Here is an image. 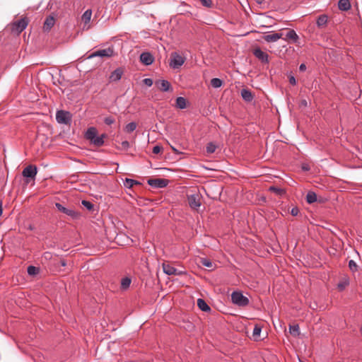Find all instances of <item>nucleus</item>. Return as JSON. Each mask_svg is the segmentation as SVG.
<instances>
[{"instance_id": "1", "label": "nucleus", "mask_w": 362, "mask_h": 362, "mask_svg": "<svg viewBox=\"0 0 362 362\" xmlns=\"http://www.w3.org/2000/svg\"><path fill=\"white\" fill-rule=\"evenodd\" d=\"M186 58L177 52H173L170 57V66L173 69L180 68L185 62Z\"/></svg>"}, {"instance_id": "2", "label": "nucleus", "mask_w": 362, "mask_h": 362, "mask_svg": "<svg viewBox=\"0 0 362 362\" xmlns=\"http://www.w3.org/2000/svg\"><path fill=\"white\" fill-rule=\"evenodd\" d=\"M231 300L234 304L238 306H246L249 303L248 298L239 291H234L232 293Z\"/></svg>"}, {"instance_id": "3", "label": "nucleus", "mask_w": 362, "mask_h": 362, "mask_svg": "<svg viewBox=\"0 0 362 362\" xmlns=\"http://www.w3.org/2000/svg\"><path fill=\"white\" fill-rule=\"evenodd\" d=\"M28 24V20L26 18L20 19L19 21L14 22L11 25V30L13 33L19 35Z\"/></svg>"}, {"instance_id": "4", "label": "nucleus", "mask_w": 362, "mask_h": 362, "mask_svg": "<svg viewBox=\"0 0 362 362\" xmlns=\"http://www.w3.org/2000/svg\"><path fill=\"white\" fill-rule=\"evenodd\" d=\"M37 173V169L35 165H30L25 168L22 172V175L24 177L28 179H35L36 175ZM28 180H26V182L28 183Z\"/></svg>"}, {"instance_id": "5", "label": "nucleus", "mask_w": 362, "mask_h": 362, "mask_svg": "<svg viewBox=\"0 0 362 362\" xmlns=\"http://www.w3.org/2000/svg\"><path fill=\"white\" fill-rule=\"evenodd\" d=\"M56 119L60 124H67L71 121V115L69 112L59 110L57 112Z\"/></svg>"}, {"instance_id": "6", "label": "nucleus", "mask_w": 362, "mask_h": 362, "mask_svg": "<svg viewBox=\"0 0 362 362\" xmlns=\"http://www.w3.org/2000/svg\"><path fill=\"white\" fill-rule=\"evenodd\" d=\"M162 267L163 272L168 275L180 276L185 274L184 271L177 270L176 268L173 267L168 263H163Z\"/></svg>"}, {"instance_id": "7", "label": "nucleus", "mask_w": 362, "mask_h": 362, "mask_svg": "<svg viewBox=\"0 0 362 362\" xmlns=\"http://www.w3.org/2000/svg\"><path fill=\"white\" fill-rule=\"evenodd\" d=\"M168 180L161 178L150 179L148 180V184L149 185L157 188L164 187L168 185Z\"/></svg>"}, {"instance_id": "8", "label": "nucleus", "mask_w": 362, "mask_h": 362, "mask_svg": "<svg viewBox=\"0 0 362 362\" xmlns=\"http://www.w3.org/2000/svg\"><path fill=\"white\" fill-rule=\"evenodd\" d=\"M287 33L285 35V37L283 36L284 40L291 41L294 43H298L299 37L296 34V31L292 29H286Z\"/></svg>"}, {"instance_id": "9", "label": "nucleus", "mask_w": 362, "mask_h": 362, "mask_svg": "<svg viewBox=\"0 0 362 362\" xmlns=\"http://www.w3.org/2000/svg\"><path fill=\"white\" fill-rule=\"evenodd\" d=\"M188 203L193 209H197L200 206V198L199 194H192L188 196Z\"/></svg>"}, {"instance_id": "10", "label": "nucleus", "mask_w": 362, "mask_h": 362, "mask_svg": "<svg viewBox=\"0 0 362 362\" xmlns=\"http://www.w3.org/2000/svg\"><path fill=\"white\" fill-rule=\"evenodd\" d=\"M113 54V49L111 48L104 49H100L95 52H93L92 54L90 55V58L94 57H110Z\"/></svg>"}, {"instance_id": "11", "label": "nucleus", "mask_w": 362, "mask_h": 362, "mask_svg": "<svg viewBox=\"0 0 362 362\" xmlns=\"http://www.w3.org/2000/svg\"><path fill=\"white\" fill-rule=\"evenodd\" d=\"M284 34L283 33H273L263 36V39L267 42H276L278 40L283 38Z\"/></svg>"}, {"instance_id": "12", "label": "nucleus", "mask_w": 362, "mask_h": 362, "mask_svg": "<svg viewBox=\"0 0 362 362\" xmlns=\"http://www.w3.org/2000/svg\"><path fill=\"white\" fill-rule=\"evenodd\" d=\"M253 54L262 62L268 63V54L266 52L262 51L259 48L255 49L253 51Z\"/></svg>"}, {"instance_id": "13", "label": "nucleus", "mask_w": 362, "mask_h": 362, "mask_svg": "<svg viewBox=\"0 0 362 362\" xmlns=\"http://www.w3.org/2000/svg\"><path fill=\"white\" fill-rule=\"evenodd\" d=\"M55 206L59 211H62V213H64L68 216H70L74 218H76L78 216V214L75 211H74L72 209H66L59 203H56Z\"/></svg>"}, {"instance_id": "14", "label": "nucleus", "mask_w": 362, "mask_h": 362, "mask_svg": "<svg viewBox=\"0 0 362 362\" xmlns=\"http://www.w3.org/2000/svg\"><path fill=\"white\" fill-rule=\"evenodd\" d=\"M55 23V18L52 16H49L47 17L43 25V30L45 32H48L51 30V28L54 26Z\"/></svg>"}, {"instance_id": "15", "label": "nucleus", "mask_w": 362, "mask_h": 362, "mask_svg": "<svg viewBox=\"0 0 362 362\" xmlns=\"http://www.w3.org/2000/svg\"><path fill=\"white\" fill-rule=\"evenodd\" d=\"M123 74V70L120 68L117 69L114 71H112L110 76V82H115L118 81Z\"/></svg>"}, {"instance_id": "16", "label": "nucleus", "mask_w": 362, "mask_h": 362, "mask_svg": "<svg viewBox=\"0 0 362 362\" xmlns=\"http://www.w3.org/2000/svg\"><path fill=\"white\" fill-rule=\"evenodd\" d=\"M140 60L143 64L150 65L153 62V57L150 53L144 52L140 55Z\"/></svg>"}, {"instance_id": "17", "label": "nucleus", "mask_w": 362, "mask_h": 362, "mask_svg": "<svg viewBox=\"0 0 362 362\" xmlns=\"http://www.w3.org/2000/svg\"><path fill=\"white\" fill-rule=\"evenodd\" d=\"M156 86L162 91H168L170 89V84L168 81L162 80L156 81Z\"/></svg>"}, {"instance_id": "18", "label": "nucleus", "mask_w": 362, "mask_h": 362, "mask_svg": "<svg viewBox=\"0 0 362 362\" xmlns=\"http://www.w3.org/2000/svg\"><path fill=\"white\" fill-rule=\"evenodd\" d=\"M241 96L246 102L252 101L254 98L253 94L248 89H243L241 91Z\"/></svg>"}, {"instance_id": "19", "label": "nucleus", "mask_w": 362, "mask_h": 362, "mask_svg": "<svg viewBox=\"0 0 362 362\" xmlns=\"http://www.w3.org/2000/svg\"><path fill=\"white\" fill-rule=\"evenodd\" d=\"M338 7L341 11H348L351 8V4L349 0H339L338 3Z\"/></svg>"}, {"instance_id": "20", "label": "nucleus", "mask_w": 362, "mask_h": 362, "mask_svg": "<svg viewBox=\"0 0 362 362\" xmlns=\"http://www.w3.org/2000/svg\"><path fill=\"white\" fill-rule=\"evenodd\" d=\"M92 16L91 10H87L84 12V13L81 16V21L84 23L83 28H85L86 25L90 22Z\"/></svg>"}, {"instance_id": "21", "label": "nucleus", "mask_w": 362, "mask_h": 362, "mask_svg": "<svg viewBox=\"0 0 362 362\" xmlns=\"http://www.w3.org/2000/svg\"><path fill=\"white\" fill-rule=\"evenodd\" d=\"M199 263L207 268H209L210 270H213L215 268V264L214 262H212L210 259L206 258H201Z\"/></svg>"}, {"instance_id": "22", "label": "nucleus", "mask_w": 362, "mask_h": 362, "mask_svg": "<svg viewBox=\"0 0 362 362\" xmlns=\"http://www.w3.org/2000/svg\"><path fill=\"white\" fill-rule=\"evenodd\" d=\"M349 284V278L348 276H344L339 282L337 287L340 291L344 290Z\"/></svg>"}, {"instance_id": "23", "label": "nucleus", "mask_w": 362, "mask_h": 362, "mask_svg": "<svg viewBox=\"0 0 362 362\" xmlns=\"http://www.w3.org/2000/svg\"><path fill=\"white\" fill-rule=\"evenodd\" d=\"M97 136V130L94 127L89 128L86 134V136L87 139H89L90 141L93 140L95 137Z\"/></svg>"}, {"instance_id": "24", "label": "nucleus", "mask_w": 362, "mask_h": 362, "mask_svg": "<svg viewBox=\"0 0 362 362\" xmlns=\"http://www.w3.org/2000/svg\"><path fill=\"white\" fill-rule=\"evenodd\" d=\"M197 305L203 311L210 310L209 306L203 299L199 298L197 300Z\"/></svg>"}, {"instance_id": "25", "label": "nucleus", "mask_w": 362, "mask_h": 362, "mask_svg": "<svg viewBox=\"0 0 362 362\" xmlns=\"http://www.w3.org/2000/svg\"><path fill=\"white\" fill-rule=\"evenodd\" d=\"M306 201L309 204L314 203L317 201V194L313 192H309L306 196Z\"/></svg>"}, {"instance_id": "26", "label": "nucleus", "mask_w": 362, "mask_h": 362, "mask_svg": "<svg viewBox=\"0 0 362 362\" xmlns=\"http://www.w3.org/2000/svg\"><path fill=\"white\" fill-rule=\"evenodd\" d=\"M289 332L294 337L298 336L300 334L299 326L298 325H290Z\"/></svg>"}, {"instance_id": "27", "label": "nucleus", "mask_w": 362, "mask_h": 362, "mask_svg": "<svg viewBox=\"0 0 362 362\" xmlns=\"http://www.w3.org/2000/svg\"><path fill=\"white\" fill-rule=\"evenodd\" d=\"M176 106L180 109L186 107V99L182 97H178L176 99Z\"/></svg>"}, {"instance_id": "28", "label": "nucleus", "mask_w": 362, "mask_h": 362, "mask_svg": "<svg viewBox=\"0 0 362 362\" xmlns=\"http://www.w3.org/2000/svg\"><path fill=\"white\" fill-rule=\"evenodd\" d=\"M124 185L128 188H132L135 185H140V182L132 179L126 178Z\"/></svg>"}, {"instance_id": "29", "label": "nucleus", "mask_w": 362, "mask_h": 362, "mask_svg": "<svg viewBox=\"0 0 362 362\" xmlns=\"http://www.w3.org/2000/svg\"><path fill=\"white\" fill-rule=\"evenodd\" d=\"M327 23V16L325 15H322L318 17L317 21V24L319 27L325 26Z\"/></svg>"}, {"instance_id": "30", "label": "nucleus", "mask_w": 362, "mask_h": 362, "mask_svg": "<svg viewBox=\"0 0 362 362\" xmlns=\"http://www.w3.org/2000/svg\"><path fill=\"white\" fill-rule=\"evenodd\" d=\"M136 126L137 124L136 122H130L125 126L124 131L127 133H131L136 129Z\"/></svg>"}, {"instance_id": "31", "label": "nucleus", "mask_w": 362, "mask_h": 362, "mask_svg": "<svg viewBox=\"0 0 362 362\" xmlns=\"http://www.w3.org/2000/svg\"><path fill=\"white\" fill-rule=\"evenodd\" d=\"M131 281V279L128 277L123 278L121 281V288L124 290L128 288L130 286Z\"/></svg>"}, {"instance_id": "32", "label": "nucleus", "mask_w": 362, "mask_h": 362, "mask_svg": "<svg viewBox=\"0 0 362 362\" xmlns=\"http://www.w3.org/2000/svg\"><path fill=\"white\" fill-rule=\"evenodd\" d=\"M222 81L218 78H214L211 80V85L212 87L217 88L222 86Z\"/></svg>"}, {"instance_id": "33", "label": "nucleus", "mask_w": 362, "mask_h": 362, "mask_svg": "<svg viewBox=\"0 0 362 362\" xmlns=\"http://www.w3.org/2000/svg\"><path fill=\"white\" fill-rule=\"evenodd\" d=\"M91 142L97 146H100L103 144L104 143V141H103V136H95V139H93V140L91 141Z\"/></svg>"}, {"instance_id": "34", "label": "nucleus", "mask_w": 362, "mask_h": 362, "mask_svg": "<svg viewBox=\"0 0 362 362\" xmlns=\"http://www.w3.org/2000/svg\"><path fill=\"white\" fill-rule=\"evenodd\" d=\"M39 272V269L34 266H29L28 267V274L33 276L37 274Z\"/></svg>"}, {"instance_id": "35", "label": "nucleus", "mask_w": 362, "mask_h": 362, "mask_svg": "<svg viewBox=\"0 0 362 362\" xmlns=\"http://www.w3.org/2000/svg\"><path fill=\"white\" fill-rule=\"evenodd\" d=\"M261 327L258 325H256L255 327H254V329H253V332H252V336L255 339H257L258 337H259L260 336V333H261Z\"/></svg>"}, {"instance_id": "36", "label": "nucleus", "mask_w": 362, "mask_h": 362, "mask_svg": "<svg viewBox=\"0 0 362 362\" xmlns=\"http://www.w3.org/2000/svg\"><path fill=\"white\" fill-rule=\"evenodd\" d=\"M269 190H270L271 192H275L276 194H280V195H281V194H284V193H285L284 189H281V188L276 187H274V186H272V187H269Z\"/></svg>"}, {"instance_id": "37", "label": "nucleus", "mask_w": 362, "mask_h": 362, "mask_svg": "<svg viewBox=\"0 0 362 362\" xmlns=\"http://www.w3.org/2000/svg\"><path fill=\"white\" fill-rule=\"evenodd\" d=\"M216 149V146L213 143H209L206 146V151L209 153H214Z\"/></svg>"}, {"instance_id": "38", "label": "nucleus", "mask_w": 362, "mask_h": 362, "mask_svg": "<svg viewBox=\"0 0 362 362\" xmlns=\"http://www.w3.org/2000/svg\"><path fill=\"white\" fill-rule=\"evenodd\" d=\"M349 267L350 270L353 272H355L358 270V265L354 260H350L349 262Z\"/></svg>"}, {"instance_id": "39", "label": "nucleus", "mask_w": 362, "mask_h": 362, "mask_svg": "<svg viewBox=\"0 0 362 362\" xmlns=\"http://www.w3.org/2000/svg\"><path fill=\"white\" fill-rule=\"evenodd\" d=\"M81 203L89 211L93 209V204L88 201L83 200Z\"/></svg>"}, {"instance_id": "40", "label": "nucleus", "mask_w": 362, "mask_h": 362, "mask_svg": "<svg viewBox=\"0 0 362 362\" xmlns=\"http://www.w3.org/2000/svg\"><path fill=\"white\" fill-rule=\"evenodd\" d=\"M104 122L106 124L110 125L115 122V119L112 117H105Z\"/></svg>"}, {"instance_id": "41", "label": "nucleus", "mask_w": 362, "mask_h": 362, "mask_svg": "<svg viewBox=\"0 0 362 362\" xmlns=\"http://www.w3.org/2000/svg\"><path fill=\"white\" fill-rule=\"evenodd\" d=\"M203 6L210 7L212 4L211 0H200Z\"/></svg>"}, {"instance_id": "42", "label": "nucleus", "mask_w": 362, "mask_h": 362, "mask_svg": "<svg viewBox=\"0 0 362 362\" xmlns=\"http://www.w3.org/2000/svg\"><path fill=\"white\" fill-rule=\"evenodd\" d=\"M143 82L145 85L150 87L153 85V80L151 78H145L143 80Z\"/></svg>"}, {"instance_id": "43", "label": "nucleus", "mask_w": 362, "mask_h": 362, "mask_svg": "<svg viewBox=\"0 0 362 362\" xmlns=\"http://www.w3.org/2000/svg\"><path fill=\"white\" fill-rule=\"evenodd\" d=\"M162 151V147L160 146H155L153 148V153L155 154L159 153Z\"/></svg>"}, {"instance_id": "44", "label": "nucleus", "mask_w": 362, "mask_h": 362, "mask_svg": "<svg viewBox=\"0 0 362 362\" xmlns=\"http://www.w3.org/2000/svg\"><path fill=\"white\" fill-rule=\"evenodd\" d=\"M299 212V210L297 207H294L291 209V214L293 215V216H297Z\"/></svg>"}, {"instance_id": "45", "label": "nucleus", "mask_w": 362, "mask_h": 362, "mask_svg": "<svg viewBox=\"0 0 362 362\" xmlns=\"http://www.w3.org/2000/svg\"><path fill=\"white\" fill-rule=\"evenodd\" d=\"M289 82L292 85H296V78H294V76H289Z\"/></svg>"}, {"instance_id": "46", "label": "nucleus", "mask_w": 362, "mask_h": 362, "mask_svg": "<svg viewBox=\"0 0 362 362\" xmlns=\"http://www.w3.org/2000/svg\"><path fill=\"white\" fill-rule=\"evenodd\" d=\"M122 146L124 148H129V144L128 141H124L123 142H122Z\"/></svg>"}, {"instance_id": "47", "label": "nucleus", "mask_w": 362, "mask_h": 362, "mask_svg": "<svg viewBox=\"0 0 362 362\" xmlns=\"http://www.w3.org/2000/svg\"><path fill=\"white\" fill-rule=\"evenodd\" d=\"M306 69V66L304 64H301L299 66V70L300 71H304Z\"/></svg>"}, {"instance_id": "48", "label": "nucleus", "mask_w": 362, "mask_h": 362, "mask_svg": "<svg viewBox=\"0 0 362 362\" xmlns=\"http://www.w3.org/2000/svg\"><path fill=\"white\" fill-rule=\"evenodd\" d=\"M300 105L303 106H307V101L305 100H302L300 102Z\"/></svg>"}, {"instance_id": "49", "label": "nucleus", "mask_w": 362, "mask_h": 362, "mask_svg": "<svg viewBox=\"0 0 362 362\" xmlns=\"http://www.w3.org/2000/svg\"><path fill=\"white\" fill-rule=\"evenodd\" d=\"M45 257L46 259L50 258V257H51V254H50V253H48V252L45 253Z\"/></svg>"}, {"instance_id": "50", "label": "nucleus", "mask_w": 362, "mask_h": 362, "mask_svg": "<svg viewBox=\"0 0 362 362\" xmlns=\"http://www.w3.org/2000/svg\"><path fill=\"white\" fill-rule=\"evenodd\" d=\"M60 264L63 267H65L66 265V262L64 260H63V259L60 261Z\"/></svg>"}, {"instance_id": "51", "label": "nucleus", "mask_w": 362, "mask_h": 362, "mask_svg": "<svg viewBox=\"0 0 362 362\" xmlns=\"http://www.w3.org/2000/svg\"><path fill=\"white\" fill-rule=\"evenodd\" d=\"M171 148L173 151V152H175V153H180L179 151L173 146H171Z\"/></svg>"}, {"instance_id": "52", "label": "nucleus", "mask_w": 362, "mask_h": 362, "mask_svg": "<svg viewBox=\"0 0 362 362\" xmlns=\"http://www.w3.org/2000/svg\"><path fill=\"white\" fill-rule=\"evenodd\" d=\"M2 211H3V209H2V205H1V203H0V216H1V214H2Z\"/></svg>"}, {"instance_id": "53", "label": "nucleus", "mask_w": 362, "mask_h": 362, "mask_svg": "<svg viewBox=\"0 0 362 362\" xmlns=\"http://www.w3.org/2000/svg\"><path fill=\"white\" fill-rule=\"evenodd\" d=\"M303 170H308V168L307 167H303Z\"/></svg>"}]
</instances>
